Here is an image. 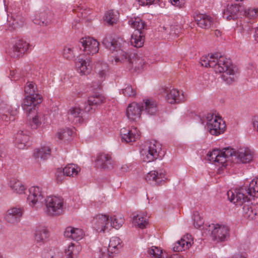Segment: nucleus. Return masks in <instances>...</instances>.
Listing matches in <instances>:
<instances>
[{
	"instance_id": "nucleus-1",
	"label": "nucleus",
	"mask_w": 258,
	"mask_h": 258,
	"mask_svg": "<svg viewBox=\"0 0 258 258\" xmlns=\"http://www.w3.org/2000/svg\"><path fill=\"white\" fill-rule=\"evenodd\" d=\"M227 196L231 202L238 206L250 201L252 198H258V178L253 179L247 188L242 187L234 190V191L229 190Z\"/></svg>"
},
{
	"instance_id": "nucleus-2",
	"label": "nucleus",
	"mask_w": 258,
	"mask_h": 258,
	"mask_svg": "<svg viewBox=\"0 0 258 258\" xmlns=\"http://www.w3.org/2000/svg\"><path fill=\"white\" fill-rule=\"evenodd\" d=\"M201 63L205 67L212 68L216 73H222L233 67L230 60L224 56L211 55L203 56L201 59Z\"/></svg>"
},
{
	"instance_id": "nucleus-3",
	"label": "nucleus",
	"mask_w": 258,
	"mask_h": 258,
	"mask_svg": "<svg viewBox=\"0 0 258 258\" xmlns=\"http://www.w3.org/2000/svg\"><path fill=\"white\" fill-rule=\"evenodd\" d=\"M235 153L232 149L225 148L223 150L214 149L208 154L209 160L215 165L225 167L229 158Z\"/></svg>"
},
{
	"instance_id": "nucleus-4",
	"label": "nucleus",
	"mask_w": 258,
	"mask_h": 258,
	"mask_svg": "<svg viewBox=\"0 0 258 258\" xmlns=\"http://www.w3.org/2000/svg\"><path fill=\"white\" fill-rule=\"evenodd\" d=\"M143 160L147 162L155 161L163 155L162 146L156 141H151L147 144L141 151Z\"/></svg>"
},
{
	"instance_id": "nucleus-5",
	"label": "nucleus",
	"mask_w": 258,
	"mask_h": 258,
	"mask_svg": "<svg viewBox=\"0 0 258 258\" xmlns=\"http://www.w3.org/2000/svg\"><path fill=\"white\" fill-rule=\"evenodd\" d=\"M206 126L211 135L216 136L223 134L226 128L225 123L222 118L211 113L207 114Z\"/></svg>"
},
{
	"instance_id": "nucleus-6",
	"label": "nucleus",
	"mask_w": 258,
	"mask_h": 258,
	"mask_svg": "<svg viewBox=\"0 0 258 258\" xmlns=\"http://www.w3.org/2000/svg\"><path fill=\"white\" fill-rule=\"evenodd\" d=\"M204 232L211 235L214 240L222 241L228 236L229 229L226 225L212 223L208 225L205 224Z\"/></svg>"
},
{
	"instance_id": "nucleus-7",
	"label": "nucleus",
	"mask_w": 258,
	"mask_h": 258,
	"mask_svg": "<svg viewBox=\"0 0 258 258\" xmlns=\"http://www.w3.org/2000/svg\"><path fill=\"white\" fill-rule=\"evenodd\" d=\"M46 212L50 215H59L62 213L64 201L61 197L49 196L45 200Z\"/></svg>"
},
{
	"instance_id": "nucleus-8",
	"label": "nucleus",
	"mask_w": 258,
	"mask_h": 258,
	"mask_svg": "<svg viewBox=\"0 0 258 258\" xmlns=\"http://www.w3.org/2000/svg\"><path fill=\"white\" fill-rule=\"evenodd\" d=\"M42 96L39 94L27 95L24 98L21 106L29 116L31 112L35 111L36 106L42 102Z\"/></svg>"
},
{
	"instance_id": "nucleus-9",
	"label": "nucleus",
	"mask_w": 258,
	"mask_h": 258,
	"mask_svg": "<svg viewBox=\"0 0 258 258\" xmlns=\"http://www.w3.org/2000/svg\"><path fill=\"white\" fill-rule=\"evenodd\" d=\"M83 51L88 55L96 53L99 50V42L91 37L82 38L80 40Z\"/></svg>"
},
{
	"instance_id": "nucleus-10",
	"label": "nucleus",
	"mask_w": 258,
	"mask_h": 258,
	"mask_svg": "<svg viewBox=\"0 0 258 258\" xmlns=\"http://www.w3.org/2000/svg\"><path fill=\"white\" fill-rule=\"evenodd\" d=\"M94 228L98 232H104L106 230H109L110 220L108 216L103 214H98L93 220Z\"/></svg>"
},
{
	"instance_id": "nucleus-11",
	"label": "nucleus",
	"mask_w": 258,
	"mask_h": 258,
	"mask_svg": "<svg viewBox=\"0 0 258 258\" xmlns=\"http://www.w3.org/2000/svg\"><path fill=\"white\" fill-rule=\"evenodd\" d=\"M143 109V106L133 102L129 104L126 108V116L130 120L137 121L140 118Z\"/></svg>"
},
{
	"instance_id": "nucleus-12",
	"label": "nucleus",
	"mask_w": 258,
	"mask_h": 258,
	"mask_svg": "<svg viewBox=\"0 0 258 258\" xmlns=\"http://www.w3.org/2000/svg\"><path fill=\"white\" fill-rule=\"evenodd\" d=\"M29 191L27 201L30 206H34L36 204L42 202L44 197L41 188L39 186H32L29 188Z\"/></svg>"
},
{
	"instance_id": "nucleus-13",
	"label": "nucleus",
	"mask_w": 258,
	"mask_h": 258,
	"mask_svg": "<svg viewBox=\"0 0 258 258\" xmlns=\"http://www.w3.org/2000/svg\"><path fill=\"white\" fill-rule=\"evenodd\" d=\"M166 99L170 104L179 103L184 102L187 99V96L184 95L182 91L172 89L168 92Z\"/></svg>"
},
{
	"instance_id": "nucleus-14",
	"label": "nucleus",
	"mask_w": 258,
	"mask_h": 258,
	"mask_svg": "<svg viewBox=\"0 0 258 258\" xmlns=\"http://www.w3.org/2000/svg\"><path fill=\"white\" fill-rule=\"evenodd\" d=\"M80 167L76 164H68L63 169L62 173L57 172L56 175L57 180L59 182L62 181L64 179V176L74 177L78 175L79 172L80 171Z\"/></svg>"
},
{
	"instance_id": "nucleus-15",
	"label": "nucleus",
	"mask_w": 258,
	"mask_h": 258,
	"mask_svg": "<svg viewBox=\"0 0 258 258\" xmlns=\"http://www.w3.org/2000/svg\"><path fill=\"white\" fill-rule=\"evenodd\" d=\"M122 140L126 143L135 142L140 137V132L136 127L127 129L123 127L120 130Z\"/></svg>"
},
{
	"instance_id": "nucleus-16",
	"label": "nucleus",
	"mask_w": 258,
	"mask_h": 258,
	"mask_svg": "<svg viewBox=\"0 0 258 258\" xmlns=\"http://www.w3.org/2000/svg\"><path fill=\"white\" fill-rule=\"evenodd\" d=\"M96 163L98 167L102 169H111L114 167L111 156L104 153L97 156Z\"/></svg>"
},
{
	"instance_id": "nucleus-17",
	"label": "nucleus",
	"mask_w": 258,
	"mask_h": 258,
	"mask_svg": "<svg viewBox=\"0 0 258 258\" xmlns=\"http://www.w3.org/2000/svg\"><path fill=\"white\" fill-rule=\"evenodd\" d=\"M194 243V239L192 236L190 234L184 235L180 240L177 241L174 246L173 250L175 251H182L190 247Z\"/></svg>"
},
{
	"instance_id": "nucleus-18",
	"label": "nucleus",
	"mask_w": 258,
	"mask_h": 258,
	"mask_svg": "<svg viewBox=\"0 0 258 258\" xmlns=\"http://www.w3.org/2000/svg\"><path fill=\"white\" fill-rule=\"evenodd\" d=\"M125 43L121 38H117L115 39L111 37H105L103 40V43L107 48L111 51H119L122 50L121 48Z\"/></svg>"
},
{
	"instance_id": "nucleus-19",
	"label": "nucleus",
	"mask_w": 258,
	"mask_h": 258,
	"mask_svg": "<svg viewBox=\"0 0 258 258\" xmlns=\"http://www.w3.org/2000/svg\"><path fill=\"white\" fill-rule=\"evenodd\" d=\"M240 13V6L236 4L227 5L224 10L223 17L227 20H231L237 18Z\"/></svg>"
},
{
	"instance_id": "nucleus-20",
	"label": "nucleus",
	"mask_w": 258,
	"mask_h": 258,
	"mask_svg": "<svg viewBox=\"0 0 258 258\" xmlns=\"http://www.w3.org/2000/svg\"><path fill=\"white\" fill-rule=\"evenodd\" d=\"M235 156L239 162L247 163L252 160L253 153L247 147H242L237 151Z\"/></svg>"
},
{
	"instance_id": "nucleus-21",
	"label": "nucleus",
	"mask_w": 258,
	"mask_h": 258,
	"mask_svg": "<svg viewBox=\"0 0 258 258\" xmlns=\"http://www.w3.org/2000/svg\"><path fill=\"white\" fill-rule=\"evenodd\" d=\"M75 64L78 72L81 75H87L91 71L89 59H84L79 56L76 59Z\"/></svg>"
},
{
	"instance_id": "nucleus-22",
	"label": "nucleus",
	"mask_w": 258,
	"mask_h": 258,
	"mask_svg": "<svg viewBox=\"0 0 258 258\" xmlns=\"http://www.w3.org/2000/svg\"><path fill=\"white\" fill-rule=\"evenodd\" d=\"M29 44L23 40H18L15 43L11 52L13 57H19L24 54L28 49Z\"/></svg>"
},
{
	"instance_id": "nucleus-23",
	"label": "nucleus",
	"mask_w": 258,
	"mask_h": 258,
	"mask_svg": "<svg viewBox=\"0 0 258 258\" xmlns=\"http://www.w3.org/2000/svg\"><path fill=\"white\" fill-rule=\"evenodd\" d=\"M198 26L203 29L211 28L213 24V18L206 14H198L194 16Z\"/></svg>"
},
{
	"instance_id": "nucleus-24",
	"label": "nucleus",
	"mask_w": 258,
	"mask_h": 258,
	"mask_svg": "<svg viewBox=\"0 0 258 258\" xmlns=\"http://www.w3.org/2000/svg\"><path fill=\"white\" fill-rule=\"evenodd\" d=\"M64 235L66 237L79 240L83 238L84 233L83 230L80 228L69 226L66 228Z\"/></svg>"
},
{
	"instance_id": "nucleus-25",
	"label": "nucleus",
	"mask_w": 258,
	"mask_h": 258,
	"mask_svg": "<svg viewBox=\"0 0 258 258\" xmlns=\"http://www.w3.org/2000/svg\"><path fill=\"white\" fill-rule=\"evenodd\" d=\"M22 210L18 208H12L9 209L5 216L6 220L9 223L17 222L22 215Z\"/></svg>"
},
{
	"instance_id": "nucleus-26",
	"label": "nucleus",
	"mask_w": 258,
	"mask_h": 258,
	"mask_svg": "<svg viewBox=\"0 0 258 258\" xmlns=\"http://www.w3.org/2000/svg\"><path fill=\"white\" fill-rule=\"evenodd\" d=\"M165 174L162 172L153 170L149 172L146 176V180L150 183H155L158 184L165 182Z\"/></svg>"
},
{
	"instance_id": "nucleus-27",
	"label": "nucleus",
	"mask_w": 258,
	"mask_h": 258,
	"mask_svg": "<svg viewBox=\"0 0 258 258\" xmlns=\"http://www.w3.org/2000/svg\"><path fill=\"white\" fill-rule=\"evenodd\" d=\"M133 225L141 229L145 228L148 224L147 214L145 212H139L133 217Z\"/></svg>"
},
{
	"instance_id": "nucleus-28",
	"label": "nucleus",
	"mask_w": 258,
	"mask_h": 258,
	"mask_svg": "<svg viewBox=\"0 0 258 258\" xmlns=\"http://www.w3.org/2000/svg\"><path fill=\"white\" fill-rule=\"evenodd\" d=\"M68 117L72 121L79 122L82 117V109L78 105L71 107L68 111Z\"/></svg>"
},
{
	"instance_id": "nucleus-29",
	"label": "nucleus",
	"mask_w": 258,
	"mask_h": 258,
	"mask_svg": "<svg viewBox=\"0 0 258 258\" xmlns=\"http://www.w3.org/2000/svg\"><path fill=\"white\" fill-rule=\"evenodd\" d=\"M35 239L38 242H45L49 237V231L44 226H38L35 230Z\"/></svg>"
},
{
	"instance_id": "nucleus-30",
	"label": "nucleus",
	"mask_w": 258,
	"mask_h": 258,
	"mask_svg": "<svg viewBox=\"0 0 258 258\" xmlns=\"http://www.w3.org/2000/svg\"><path fill=\"white\" fill-rule=\"evenodd\" d=\"M145 42V33L138 31H135L132 35L131 43L134 46L140 48Z\"/></svg>"
},
{
	"instance_id": "nucleus-31",
	"label": "nucleus",
	"mask_w": 258,
	"mask_h": 258,
	"mask_svg": "<svg viewBox=\"0 0 258 258\" xmlns=\"http://www.w3.org/2000/svg\"><path fill=\"white\" fill-rule=\"evenodd\" d=\"M113 59H112L111 61L112 64L114 66L119 65L124 62L130 61L128 54L123 50H120L117 52L116 55L113 56Z\"/></svg>"
},
{
	"instance_id": "nucleus-32",
	"label": "nucleus",
	"mask_w": 258,
	"mask_h": 258,
	"mask_svg": "<svg viewBox=\"0 0 258 258\" xmlns=\"http://www.w3.org/2000/svg\"><path fill=\"white\" fill-rule=\"evenodd\" d=\"M128 24L135 29V31H138L141 32H144V29L146 26V24L140 17H132L128 21Z\"/></svg>"
},
{
	"instance_id": "nucleus-33",
	"label": "nucleus",
	"mask_w": 258,
	"mask_h": 258,
	"mask_svg": "<svg viewBox=\"0 0 258 258\" xmlns=\"http://www.w3.org/2000/svg\"><path fill=\"white\" fill-rule=\"evenodd\" d=\"M45 120V116L43 113H37L34 116L30 117L28 119V123L31 128L37 129L40 126L42 122Z\"/></svg>"
},
{
	"instance_id": "nucleus-34",
	"label": "nucleus",
	"mask_w": 258,
	"mask_h": 258,
	"mask_svg": "<svg viewBox=\"0 0 258 258\" xmlns=\"http://www.w3.org/2000/svg\"><path fill=\"white\" fill-rule=\"evenodd\" d=\"M29 139V137L24 134L23 131H19L15 135V144L17 148L20 149H24Z\"/></svg>"
},
{
	"instance_id": "nucleus-35",
	"label": "nucleus",
	"mask_w": 258,
	"mask_h": 258,
	"mask_svg": "<svg viewBox=\"0 0 258 258\" xmlns=\"http://www.w3.org/2000/svg\"><path fill=\"white\" fill-rule=\"evenodd\" d=\"M121 240L117 237H112L109 241L108 252L111 254L117 253L121 248Z\"/></svg>"
},
{
	"instance_id": "nucleus-36",
	"label": "nucleus",
	"mask_w": 258,
	"mask_h": 258,
	"mask_svg": "<svg viewBox=\"0 0 258 258\" xmlns=\"http://www.w3.org/2000/svg\"><path fill=\"white\" fill-rule=\"evenodd\" d=\"M50 153L51 150L49 147L46 146H42L34 152V156L38 160L39 159L44 160L50 156Z\"/></svg>"
},
{
	"instance_id": "nucleus-37",
	"label": "nucleus",
	"mask_w": 258,
	"mask_h": 258,
	"mask_svg": "<svg viewBox=\"0 0 258 258\" xmlns=\"http://www.w3.org/2000/svg\"><path fill=\"white\" fill-rule=\"evenodd\" d=\"M10 185L12 189L17 194H23L26 189L25 186L21 181L13 179L10 181Z\"/></svg>"
},
{
	"instance_id": "nucleus-38",
	"label": "nucleus",
	"mask_w": 258,
	"mask_h": 258,
	"mask_svg": "<svg viewBox=\"0 0 258 258\" xmlns=\"http://www.w3.org/2000/svg\"><path fill=\"white\" fill-rule=\"evenodd\" d=\"M222 73H223L222 77L223 80L227 84H231L236 80V77L233 67Z\"/></svg>"
},
{
	"instance_id": "nucleus-39",
	"label": "nucleus",
	"mask_w": 258,
	"mask_h": 258,
	"mask_svg": "<svg viewBox=\"0 0 258 258\" xmlns=\"http://www.w3.org/2000/svg\"><path fill=\"white\" fill-rule=\"evenodd\" d=\"M119 17L118 13L117 12L109 11L104 16V21L109 25H112L116 23Z\"/></svg>"
},
{
	"instance_id": "nucleus-40",
	"label": "nucleus",
	"mask_w": 258,
	"mask_h": 258,
	"mask_svg": "<svg viewBox=\"0 0 258 258\" xmlns=\"http://www.w3.org/2000/svg\"><path fill=\"white\" fill-rule=\"evenodd\" d=\"M106 101V98L101 94H95L88 98V102L89 105H97Z\"/></svg>"
},
{
	"instance_id": "nucleus-41",
	"label": "nucleus",
	"mask_w": 258,
	"mask_h": 258,
	"mask_svg": "<svg viewBox=\"0 0 258 258\" xmlns=\"http://www.w3.org/2000/svg\"><path fill=\"white\" fill-rule=\"evenodd\" d=\"M145 110L150 115H154L157 112V104L152 100L147 99L145 101Z\"/></svg>"
},
{
	"instance_id": "nucleus-42",
	"label": "nucleus",
	"mask_w": 258,
	"mask_h": 258,
	"mask_svg": "<svg viewBox=\"0 0 258 258\" xmlns=\"http://www.w3.org/2000/svg\"><path fill=\"white\" fill-rule=\"evenodd\" d=\"M73 131L68 128L60 129L56 134L55 137L59 140H68L72 136Z\"/></svg>"
},
{
	"instance_id": "nucleus-43",
	"label": "nucleus",
	"mask_w": 258,
	"mask_h": 258,
	"mask_svg": "<svg viewBox=\"0 0 258 258\" xmlns=\"http://www.w3.org/2000/svg\"><path fill=\"white\" fill-rule=\"evenodd\" d=\"M124 220L121 217L113 216L110 217V228L111 227L118 229L120 228L124 223Z\"/></svg>"
},
{
	"instance_id": "nucleus-44",
	"label": "nucleus",
	"mask_w": 258,
	"mask_h": 258,
	"mask_svg": "<svg viewBox=\"0 0 258 258\" xmlns=\"http://www.w3.org/2000/svg\"><path fill=\"white\" fill-rule=\"evenodd\" d=\"M162 250L157 246H152L148 250V253L151 258H163Z\"/></svg>"
},
{
	"instance_id": "nucleus-45",
	"label": "nucleus",
	"mask_w": 258,
	"mask_h": 258,
	"mask_svg": "<svg viewBox=\"0 0 258 258\" xmlns=\"http://www.w3.org/2000/svg\"><path fill=\"white\" fill-rule=\"evenodd\" d=\"M77 247L74 244L71 243L65 250V253L68 258H75L78 253L79 250L77 249Z\"/></svg>"
},
{
	"instance_id": "nucleus-46",
	"label": "nucleus",
	"mask_w": 258,
	"mask_h": 258,
	"mask_svg": "<svg viewBox=\"0 0 258 258\" xmlns=\"http://www.w3.org/2000/svg\"><path fill=\"white\" fill-rule=\"evenodd\" d=\"M122 93L126 97H133L136 95V90L130 85H127L121 90Z\"/></svg>"
},
{
	"instance_id": "nucleus-47",
	"label": "nucleus",
	"mask_w": 258,
	"mask_h": 258,
	"mask_svg": "<svg viewBox=\"0 0 258 258\" xmlns=\"http://www.w3.org/2000/svg\"><path fill=\"white\" fill-rule=\"evenodd\" d=\"M37 88L36 84L32 82H28L26 83L25 88L24 91L27 95H32L35 94Z\"/></svg>"
},
{
	"instance_id": "nucleus-48",
	"label": "nucleus",
	"mask_w": 258,
	"mask_h": 258,
	"mask_svg": "<svg viewBox=\"0 0 258 258\" xmlns=\"http://www.w3.org/2000/svg\"><path fill=\"white\" fill-rule=\"evenodd\" d=\"M194 225L197 228H200L204 224V220L198 212H195L193 215Z\"/></svg>"
},
{
	"instance_id": "nucleus-49",
	"label": "nucleus",
	"mask_w": 258,
	"mask_h": 258,
	"mask_svg": "<svg viewBox=\"0 0 258 258\" xmlns=\"http://www.w3.org/2000/svg\"><path fill=\"white\" fill-rule=\"evenodd\" d=\"M244 14L246 17L250 19H255L258 17V8H248L244 11Z\"/></svg>"
},
{
	"instance_id": "nucleus-50",
	"label": "nucleus",
	"mask_w": 258,
	"mask_h": 258,
	"mask_svg": "<svg viewBox=\"0 0 258 258\" xmlns=\"http://www.w3.org/2000/svg\"><path fill=\"white\" fill-rule=\"evenodd\" d=\"M0 112L1 119L6 122H8L10 120V116H9V114H11L10 107L8 106H7L6 109L1 107Z\"/></svg>"
},
{
	"instance_id": "nucleus-51",
	"label": "nucleus",
	"mask_w": 258,
	"mask_h": 258,
	"mask_svg": "<svg viewBox=\"0 0 258 258\" xmlns=\"http://www.w3.org/2000/svg\"><path fill=\"white\" fill-rule=\"evenodd\" d=\"M63 56L69 60L73 59L75 57L73 48L70 46H66L63 49Z\"/></svg>"
},
{
	"instance_id": "nucleus-52",
	"label": "nucleus",
	"mask_w": 258,
	"mask_h": 258,
	"mask_svg": "<svg viewBox=\"0 0 258 258\" xmlns=\"http://www.w3.org/2000/svg\"><path fill=\"white\" fill-rule=\"evenodd\" d=\"M171 4L178 8H182L185 6V0H170Z\"/></svg>"
},
{
	"instance_id": "nucleus-53",
	"label": "nucleus",
	"mask_w": 258,
	"mask_h": 258,
	"mask_svg": "<svg viewBox=\"0 0 258 258\" xmlns=\"http://www.w3.org/2000/svg\"><path fill=\"white\" fill-rule=\"evenodd\" d=\"M243 212L244 215L247 217L251 216L252 213V211L251 207H250L248 205H246L243 207Z\"/></svg>"
},
{
	"instance_id": "nucleus-54",
	"label": "nucleus",
	"mask_w": 258,
	"mask_h": 258,
	"mask_svg": "<svg viewBox=\"0 0 258 258\" xmlns=\"http://www.w3.org/2000/svg\"><path fill=\"white\" fill-rule=\"evenodd\" d=\"M159 0H137L141 6L151 5Z\"/></svg>"
},
{
	"instance_id": "nucleus-55",
	"label": "nucleus",
	"mask_w": 258,
	"mask_h": 258,
	"mask_svg": "<svg viewBox=\"0 0 258 258\" xmlns=\"http://www.w3.org/2000/svg\"><path fill=\"white\" fill-rule=\"evenodd\" d=\"M40 16H41V18H40V20L37 19V18H35V23L36 24H37L38 25H46V22L45 19L44 18V14H41L40 15Z\"/></svg>"
},
{
	"instance_id": "nucleus-56",
	"label": "nucleus",
	"mask_w": 258,
	"mask_h": 258,
	"mask_svg": "<svg viewBox=\"0 0 258 258\" xmlns=\"http://www.w3.org/2000/svg\"><path fill=\"white\" fill-rule=\"evenodd\" d=\"M19 17H17L16 19L14 20L12 25L14 26V28L21 27L23 25L24 21L21 20L20 22H19Z\"/></svg>"
},
{
	"instance_id": "nucleus-57",
	"label": "nucleus",
	"mask_w": 258,
	"mask_h": 258,
	"mask_svg": "<svg viewBox=\"0 0 258 258\" xmlns=\"http://www.w3.org/2000/svg\"><path fill=\"white\" fill-rule=\"evenodd\" d=\"M128 169H129V167L127 166V165H126V164L122 165L119 167V170H120L121 172H123V173L127 172L128 170Z\"/></svg>"
},
{
	"instance_id": "nucleus-58",
	"label": "nucleus",
	"mask_w": 258,
	"mask_h": 258,
	"mask_svg": "<svg viewBox=\"0 0 258 258\" xmlns=\"http://www.w3.org/2000/svg\"><path fill=\"white\" fill-rule=\"evenodd\" d=\"M253 125L254 128L258 132V116L254 118Z\"/></svg>"
},
{
	"instance_id": "nucleus-59",
	"label": "nucleus",
	"mask_w": 258,
	"mask_h": 258,
	"mask_svg": "<svg viewBox=\"0 0 258 258\" xmlns=\"http://www.w3.org/2000/svg\"><path fill=\"white\" fill-rule=\"evenodd\" d=\"M61 253L57 251L54 253V254L51 256L50 258H61Z\"/></svg>"
},
{
	"instance_id": "nucleus-60",
	"label": "nucleus",
	"mask_w": 258,
	"mask_h": 258,
	"mask_svg": "<svg viewBox=\"0 0 258 258\" xmlns=\"http://www.w3.org/2000/svg\"><path fill=\"white\" fill-rule=\"evenodd\" d=\"M144 63V62L143 61V60L142 59H138L137 60L136 62H135V64H141V68H143V64Z\"/></svg>"
},
{
	"instance_id": "nucleus-61",
	"label": "nucleus",
	"mask_w": 258,
	"mask_h": 258,
	"mask_svg": "<svg viewBox=\"0 0 258 258\" xmlns=\"http://www.w3.org/2000/svg\"><path fill=\"white\" fill-rule=\"evenodd\" d=\"M100 258H113L110 255L108 254H102Z\"/></svg>"
},
{
	"instance_id": "nucleus-62",
	"label": "nucleus",
	"mask_w": 258,
	"mask_h": 258,
	"mask_svg": "<svg viewBox=\"0 0 258 258\" xmlns=\"http://www.w3.org/2000/svg\"><path fill=\"white\" fill-rule=\"evenodd\" d=\"M254 38L255 41H256L258 42V28L256 30L255 34L254 35Z\"/></svg>"
},
{
	"instance_id": "nucleus-63",
	"label": "nucleus",
	"mask_w": 258,
	"mask_h": 258,
	"mask_svg": "<svg viewBox=\"0 0 258 258\" xmlns=\"http://www.w3.org/2000/svg\"><path fill=\"white\" fill-rule=\"evenodd\" d=\"M99 75H100L101 77H103V76H104V75L105 74V71H104V70L101 71L99 72Z\"/></svg>"
},
{
	"instance_id": "nucleus-64",
	"label": "nucleus",
	"mask_w": 258,
	"mask_h": 258,
	"mask_svg": "<svg viewBox=\"0 0 258 258\" xmlns=\"http://www.w3.org/2000/svg\"><path fill=\"white\" fill-rule=\"evenodd\" d=\"M169 258H181V257H180V256L178 254H175L172 255L171 256H170Z\"/></svg>"
}]
</instances>
